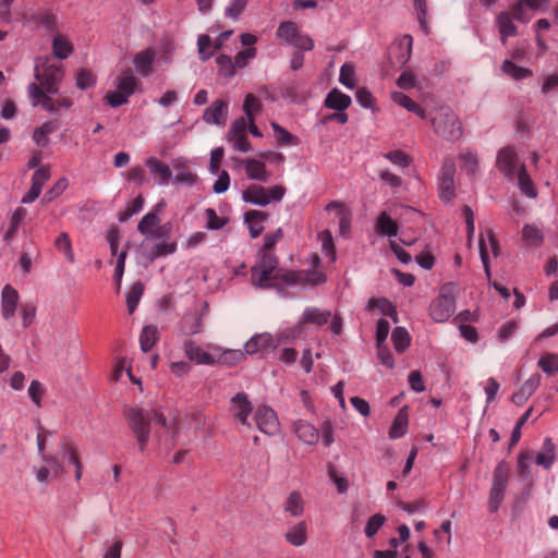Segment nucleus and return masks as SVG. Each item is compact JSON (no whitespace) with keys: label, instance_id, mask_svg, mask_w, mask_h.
<instances>
[{"label":"nucleus","instance_id":"3","mask_svg":"<svg viewBox=\"0 0 558 558\" xmlns=\"http://www.w3.org/2000/svg\"><path fill=\"white\" fill-rule=\"evenodd\" d=\"M434 132L445 141L456 142L463 135L459 117L448 107L440 108L432 118Z\"/></svg>","mask_w":558,"mask_h":558},{"label":"nucleus","instance_id":"33","mask_svg":"<svg viewBox=\"0 0 558 558\" xmlns=\"http://www.w3.org/2000/svg\"><path fill=\"white\" fill-rule=\"evenodd\" d=\"M513 17L509 12H501L497 16V24L501 35L502 43L506 41L507 37L514 36L517 34V27L513 24Z\"/></svg>","mask_w":558,"mask_h":558},{"label":"nucleus","instance_id":"27","mask_svg":"<svg viewBox=\"0 0 558 558\" xmlns=\"http://www.w3.org/2000/svg\"><path fill=\"white\" fill-rule=\"evenodd\" d=\"M510 474V468L505 461H500L493 473V485L492 488L496 490L506 492L508 485V478Z\"/></svg>","mask_w":558,"mask_h":558},{"label":"nucleus","instance_id":"55","mask_svg":"<svg viewBox=\"0 0 558 558\" xmlns=\"http://www.w3.org/2000/svg\"><path fill=\"white\" fill-rule=\"evenodd\" d=\"M262 108V102L253 94H247L243 102V110L247 116V119H253L255 112H258Z\"/></svg>","mask_w":558,"mask_h":558},{"label":"nucleus","instance_id":"1","mask_svg":"<svg viewBox=\"0 0 558 558\" xmlns=\"http://www.w3.org/2000/svg\"><path fill=\"white\" fill-rule=\"evenodd\" d=\"M123 415L128 422V425L132 433L134 434L138 449L141 452L146 450L150 432L155 433L158 441L161 440L159 435V429L165 430L166 433L170 432V427L168 426L166 418L161 413L157 410H146L142 408H125L123 410ZM206 425V417L199 412H194L185 417V423L183 426H175L171 428V440L169 447L172 448L177 445V442H181L182 445H186L190 441V438L186 440H181V434L186 430L194 432L195 434L203 430Z\"/></svg>","mask_w":558,"mask_h":558},{"label":"nucleus","instance_id":"56","mask_svg":"<svg viewBox=\"0 0 558 558\" xmlns=\"http://www.w3.org/2000/svg\"><path fill=\"white\" fill-rule=\"evenodd\" d=\"M199 58L203 61H207L214 53V49L210 50L211 39L208 35H199L197 39Z\"/></svg>","mask_w":558,"mask_h":558},{"label":"nucleus","instance_id":"6","mask_svg":"<svg viewBox=\"0 0 558 558\" xmlns=\"http://www.w3.org/2000/svg\"><path fill=\"white\" fill-rule=\"evenodd\" d=\"M286 193L281 185H275L269 189L262 185L252 184L242 194L243 201L258 206H266L271 201L280 202Z\"/></svg>","mask_w":558,"mask_h":558},{"label":"nucleus","instance_id":"48","mask_svg":"<svg viewBox=\"0 0 558 558\" xmlns=\"http://www.w3.org/2000/svg\"><path fill=\"white\" fill-rule=\"evenodd\" d=\"M328 209L338 208L339 228L342 235H344L350 229L349 214L345 211L342 204L338 202H331L327 206Z\"/></svg>","mask_w":558,"mask_h":558},{"label":"nucleus","instance_id":"2","mask_svg":"<svg viewBox=\"0 0 558 558\" xmlns=\"http://www.w3.org/2000/svg\"><path fill=\"white\" fill-rule=\"evenodd\" d=\"M251 279L253 286L262 289L274 287V281L280 279L288 284H295L303 281L312 284L325 282L326 277L322 272L304 274L302 271L287 270L278 268V258L271 252H260L255 265L251 268Z\"/></svg>","mask_w":558,"mask_h":558},{"label":"nucleus","instance_id":"22","mask_svg":"<svg viewBox=\"0 0 558 558\" xmlns=\"http://www.w3.org/2000/svg\"><path fill=\"white\" fill-rule=\"evenodd\" d=\"M286 541L292 546L300 547L307 541V526L304 521H301L291 527L284 534Z\"/></svg>","mask_w":558,"mask_h":558},{"label":"nucleus","instance_id":"24","mask_svg":"<svg viewBox=\"0 0 558 558\" xmlns=\"http://www.w3.org/2000/svg\"><path fill=\"white\" fill-rule=\"evenodd\" d=\"M350 105V96L343 94L338 88L331 89L325 99V106L337 111H344Z\"/></svg>","mask_w":558,"mask_h":558},{"label":"nucleus","instance_id":"18","mask_svg":"<svg viewBox=\"0 0 558 558\" xmlns=\"http://www.w3.org/2000/svg\"><path fill=\"white\" fill-rule=\"evenodd\" d=\"M293 432L301 441L307 445H314L319 439L317 428L303 420L293 423Z\"/></svg>","mask_w":558,"mask_h":558},{"label":"nucleus","instance_id":"64","mask_svg":"<svg viewBox=\"0 0 558 558\" xmlns=\"http://www.w3.org/2000/svg\"><path fill=\"white\" fill-rule=\"evenodd\" d=\"M130 96L117 88L114 92H109L106 99L111 107H119L128 102Z\"/></svg>","mask_w":558,"mask_h":558},{"label":"nucleus","instance_id":"50","mask_svg":"<svg viewBox=\"0 0 558 558\" xmlns=\"http://www.w3.org/2000/svg\"><path fill=\"white\" fill-rule=\"evenodd\" d=\"M532 458L533 452L529 450L521 451L518 457L517 472L524 480H527L530 477L529 462L532 460Z\"/></svg>","mask_w":558,"mask_h":558},{"label":"nucleus","instance_id":"63","mask_svg":"<svg viewBox=\"0 0 558 558\" xmlns=\"http://www.w3.org/2000/svg\"><path fill=\"white\" fill-rule=\"evenodd\" d=\"M245 352L241 350H228L220 355V362L229 365H234L245 357Z\"/></svg>","mask_w":558,"mask_h":558},{"label":"nucleus","instance_id":"37","mask_svg":"<svg viewBox=\"0 0 558 558\" xmlns=\"http://www.w3.org/2000/svg\"><path fill=\"white\" fill-rule=\"evenodd\" d=\"M159 218L156 213H147L140 221L137 229L142 234H150L154 236H159L160 233L157 230H154L159 223Z\"/></svg>","mask_w":558,"mask_h":558},{"label":"nucleus","instance_id":"36","mask_svg":"<svg viewBox=\"0 0 558 558\" xmlns=\"http://www.w3.org/2000/svg\"><path fill=\"white\" fill-rule=\"evenodd\" d=\"M391 340L398 353L404 352L411 343V337L404 327H396L392 331Z\"/></svg>","mask_w":558,"mask_h":558},{"label":"nucleus","instance_id":"16","mask_svg":"<svg viewBox=\"0 0 558 558\" xmlns=\"http://www.w3.org/2000/svg\"><path fill=\"white\" fill-rule=\"evenodd\" d=\"M155 56V51L150 48L142 50L134 56L133 63L140 75L146 77L153 73Z\"/></svg>","mask_w":558,"mask_h":558},{"label":"nucleus","instance_id":"46","mask_svg":"<svg viewBox=\"0 0 558 558\" xmlns=\"http://www.w3.org/2000/svg\"><path fill=\"white\" fill-rule=\"evenodd\" d=\"M461 168L466 170L470 174H475L478 170V158L476 154L469 149H463L460 153Z\"/></svg>","mask_w":558,"mask_h":558},{"label":"nucleus","instance_id":"39","mask_svg":"<svg viewBox=\"0 0 558 558\" xmlns=\"http://www.w3.org/2000/svg\"><path fill=\"white\" fill-rule=\"evenodd\" d=\"M284 510L292 517H300L304 511V501L299 492H292L284 504Z\"/></svg>","mask_w":558,"mask_h":558},{"label":"nucleus","instance_id":"31","mask_svg":"<svg viewBox=\"0 0 558 558\" xmlns=\"http://www.w3.org/2000/svg\"><path fill=\"white\" fill-rule=\"evenodd\" d=\"M376 230L381 235L396 236L398 225L386 211H383L377 218Z\"/></svg>","mask_w":558,"mask_h":558},{"label":"nucleus","instance_id":"52","mask_svg":"<svg viewBox=\"0 0 558 558\" xmlns=\"http://www.w3.org/2000/svg\"><path fill=\"white\" fill-rule=\"evenodd\" d=\"M60 448L62 450V457L66 459L71 464L75 465L81 462L77 450L71 441L63 439L60 442Z\"/></svg>","mask_w":558,"mask_h":558},{"label":"nucleus","instance_id":"57","mask_svg":"<svg viewBox=\"0 0 558 558\" xmlns=\"http://www.w3.org/2000/svg\"><path fill=\"white\" fill-rule=\"evenodd\" d=\"M384 157L391 161L393 165L401 168H407L411 162L410 157L404 151L399 149L388 151L384 155Z\"/></svg>","mask_w":558,"mask_h":558},{"label":"nucleus","instance_id":"19","mask_svg":"<svg viewBox=\"0 0 558 558\" xmlns=\"http://www.w3.org/2000/svg\"><path fill=\"white\" fill-rule=\"evenodd\" d=\"M276 347L272 336L270 333H259L252 337L245 343V353L247 354H256L259 352H264L267 350H271Z\"/></svg>","mask_w":558,"mask_h":558},{"label":"nucleus","instance_id":"53","mask_svg":"<svg viewBox=\"0 0 558 558\" xmlns=\"http://www.w3.org/2000/svg\"><path fill=\"white\" fill-rule=\"evenodd\" d=\"M216 62L219 66V73L223 76L231 77L234 75V61H232L231 57L226 54H220L217 57Z\"/></svg>","mask_w":558,"mask_h":558},{"label":"nucleus","instance_id":"5","mask_svg":"<svg viewBox=\"0 0 558 558\" xmlns=\"http://www.w3.org/2000/svg\"><path fill=\"white\" fill-rule=\"evenodd\" d=\"M62 68L56 63H37L35 66V78L39 83L41 90L47 94H56L58 92V84L62 78Z\"/></svg>","mask_w":558,"mask_h":558},{"label":"nucleus","instance_id":"29","mask_svg":"<svg viewBox=\"0 0 558 558\" xmlns=\"http://www.w3.org/2000/svg\"><path fill=\"white\" fill-rule=\"evenodd\" d=\"M515 178L518 179V185L523 194L529 197H536L537 192L526 171L525 165H520Z\"/></svg>","mask_w":558,"mask_h":558},{"label":"nucleus","instance_id":"40","mask_svg":"<svg viewBox=\"0 0 558 558\" xmlns=\"http://www.w3.org/2000/svg\"><path fill=\"white\" fill-rule=\"evenodd\" d=\"M537 366L547 375L553 376L558 373V354L557 353H544L538 362Z\"/></svg>","mask_w":558,"mask_h":558},{"label":"nucleus","instance_id":"43","mask_svg":"<svg viewBox=\"0 0 558 558\" xmlns=\"http://www.w3.org/2000/svg\"><path fill=\"white\" fill-rule=\"evenodd\" d=\"M501 70L505 74H507L508 76H510L514 80H522V78H525V77H529L532 75L531 70H529L526 68L519 66L510 60L504 61V63L501 65Z\"/></svg>","mask_w":558,"mask_h":558},{"label":"nucleus","instance_id":"15","mask_svg":"<svg viewBox=\"0 0 558 558\" xmlns=\"http://www.w3.org/2000/svg\"><path fill=\"white\" fill-rule=\"evenodd\" d=\"M228 116V104L218 99L215 100L203 113V119L208 124H223Z\"/></svg>","mask_w":558,"mask_h":558},{"label":"nucleus","instance_id":"17","mask_svg":"<svg viewBox=\"0 0 558 558\" xmlns=\"http://www.w3.org/2000/svg\"><path fill=\"white\" fill-rule=\"evenodd\" d=\"M185 355L196 364L214 365L215 359L211 354L205 352L201 347L192 340H185L183 343Z\"/></svg>","mask_w":558,"mask_h":558},{"label":"nucleus","instance_id":"51","mask_svg":"<svg viewBox=\"0 0 558 558\" xmlns=\"http://www.w3.org/2000/svg\"><path fill=\"white\" fill-rule=\"evenodd\" d=\"M385 521V515L380 513L372 515L366 523L365 535L369 538L374 537L378 530L384 525Z\"/></svg>","mask_w":558,"mask_h":558},{"label":"nucleus","instance_id":"25","mask_svg":"<svg viewBox=\"0 0 558 558\" xmlns=\"http://www.w3.org/2000/svg\"><path fill=\"white\" fill-rule=\"evenodd\" d=\"M555 444L553 442L551 438H546L543 442V447L541 452L536 454L535 462L536 464L545 468L550 469L556 460V453H555Z\"/></svg>","mask_w":558,"mask_h":558},{"label":"nucleus","instance_id":"28","mask_svg":"<svg viewBox=\"0 0 558 558\" xmlns=\"http://www.w3.org/2000/svg\"><path fill=\"white\" fill-rule=\"evenodd\" d=\"M138 85L137 78L134 76L131 69L124 70L121 75L117 80V88L126 94L128 96H132L136 90Z\"/></svg>","mask_w":558,"mask_h":558},{"label":"nucleus","instance_id":"11","mask_svg":"<svg viewBox=\"0 0 558 558\" xmlns=\"http://www.w3.org/2000/svg\"><path fill=\"white\" fill-rule=\"evenodd\" d=\"M496 166L508 179L513 180L519 170L518 155L513 147H505L498 151Z\"/></svg>","mask_w":558,"mask_h":558},{"label":"nucleus","instance_id":"30","mask_svg":"<svg viewBox=\"0 0 558 558\" xmlns=\"http://www.w3.org/2000/svg\"><path fill=\"white\" fill-rule=\"evenodd\" d=\"M146 165L153 175L159 178L161 183H168L171 177V170L168 165L161 162L155 157H149Z\"/></svg>","mask_w":558,"mask_h":558},{"label":"nucleus","instance_id":"42","mask_svg":"<svg viewBox=\"0 0 558 558\" xmlns=\"http://www.w3.org/2000/svg\"><path fill=\"white\" fill-rule=\"evenodd\" d=\"M368 307L369 308H374V307H377L379 308L384 315L392 318V320L395 323L398 322V314H397V310L395 307V305L388 301L387 299H371L368 301Z\"/></svg>","mask_w":558,"mask_h":558},{"label":"nucleus","instance_id":"32","mask_svg":"<svg viewBox=\"0 0 558 558\" xmlns=\"http://www.w3.org/2000/svg\"><path fill=\"white\" fill-rule=\"evenodd\" d=\"M202 327V317L197 313L185 315L180 323V329L186 336L201 332Z\"/></svg>","mask_w":558,"mask_h":558},{"label":"nucleus","instance_id":"23","mask_svg":"<svg viewBox=\"0 0 558 558\" xmlns=\"http://www.w3.org/2000/svg\"><path fill=\"white\" fill-rule=\"evenodd\" d=\"M268 215L265 211L251 209L245 213L244 219L248 223V229L252 238H257L263 232L264 227L260 225L267 219Z\"/></svg>","mask_w":558,"mask_h":558},{"label":"nucleus","instance_id":"13","mask_svg":"<svg viewBox=\"0 0 558 558\" xmlns=\"http://www.w3.org/2000/svg\"><path fill=\"white\" fill-rule=\"evenodd\" d=\"M50 178L49 167H41L36 170L32 178V186L29 191L23 196L22 203L29 204L34 202L41 193L43 186Z\"/></svg>","mask_w":558,"mask_h":558},{"label":"nucleus","instance_id":"49","mask_svg":"<svg viewBox=\"0 0 558 558\" xmlns=\"http://www.w3.org/2000/svg\"><path fill=\"white\" fill-rule=\"evenodd\" d=\"M271 128L277 133V142L279 145L288 146L298 144V138L278 123L271 122Z\"/></svg>","mask_w":558,"mask_h":558},{"label":"nucleus","instance_id":"34","mask_svg":"<svg viewBox=\"0 0 558 558\" xmlns=\"http://www.w3.org/2000/svg\"><path fill=\"white\" fill-rule=\"evenodd\" d=\"M29 20L48 32H54L57 29V17L49 10L33 13Z\"/></svg>","mask_w":558,"mask_h":558},{"label":"nucleus","instance_id":"20","mask_svg":"<svg viewBox=\"0 0 558 558\" xmlns=\"http://www.w3.org/2000/svg\"><path fill=\"white\" fill-rule=\"evenodd\" d=\"M17 302H19L17 291L10 284H7L3 288L2 295H1L2 316L4 319H10L14 316Z\"/></svg>","mask_w":558,"mask_h":558},{"label":"nucleus","instance_id":"10","mask_svg":"<svg viewBox=\"0 0 558 558\" xmlns=\"http://www.w3.org/2000/svg\"><path fill=\"white\" fill-rule=\"evenodd\" d=\"M254 421L257 428L266 435H275L279 430V421L276 412L267 405H260L256 409Z\"/></svg>","mask_w":558,"mask_h":558},{"label":"nucleus","instance_id":"21","mask_svg":"<svg viewBox=\"0 0 558 558\" xmlns=\"http://www.w3.org/2000/svg\"><path fill=\"white\" fill-rule=\"evenodd\" d=\"M244 169L247 177L252 180L267 182L270 177L265 163L253 158L244 161Z\"/></svg>","mask_w":558,"mask_h":558},{"label":"nucleus","instance_id":"38","mask_svg":"<svg viewBox=\"0 0 558 558\" xmlns=\"http://www.w3.org/2000/svg\"><path fill=\"white\" fill-rule=\"evenodd\" d=\"M158 339V329L156 326H145L140 336V344L143 352H148L155 345Z\"/></svg>","mask_w":558,"mask_h":558},{"label":"nucleus","instance_id":"47","mask_svg":"<svg viewBox=\"0 0 558 558\" xmlns=\"http://www.w3.org/2000/svg\"><path fill=\"white\" fill-rule=\"evenodd\" d=\"M298 33L299 31L296 25L291 21L282 22L277 29V36L281 39H284L290 45L298 35Z\"/></svg>","mask_w":558,"mask_h":558},{"label":"nucleus","instance_id":"14","mask_svg":"<svg viewBox=\"0 0 558 558\" xmlns=\"http://www.w3.org/2000/svg\"><path fill=\"white\" fill-rule=\"evenodd\" d=\"M542 377L539 374H533L527 380L523 383L521 388L514 392L511 400L514 404L522 407L527 399L537 390L541 385Z\"/></svg>","mask_w":558,"mask_h":558},{"label":"nucleus","instance_id":"60","mask_svg":"<svg viewBox=\"0 0 558 558\" xmlns=\"http://www.w3.org/2000/svg\"><path fill=\"white\" fill-rule=\"evenodd\" d=\"M247 0H232L230 5L225 10L226 16L236 20L240 14L245 10Z\"/></svg>","mask_w":558,"mask_h":558},{"label":"nucleus","instance_id":"4","mask_svg":"<svg viewBox=\"0 0 558 558\" xmlns=\"http://www.w3.org/2000/svg\"><path fill=\"white\" fill-rule=\"evenodd\" d=\"M454 290L453 283H446L441 288L440 295L430 304L429 314L435 322H446L454 313Z\"/></svg>","mask_w":558,"mask_h":558},{"label":"nucleus","instance_id":"8","mask_svg":"<svg viewBox=\"0 0 558 558\" xmlns=\"http://www.w3.org/2000/svg\"><path fill=\"white\" fill-rule=\"evenodd\" d=\"M456 163L452 158H447L441 167L439 177V196L446 203L452 202L454 193Z\"/></svg>","mask_w":558,"mask_h":558},{"label":"nucleus","instance_id":"45","mask_svg":"<svg viewBox=\"0 0 558 558\" xmlns=\"http://www.w3.org/2000/svg\"><path fill=\"white\" fill-rule=\"evenodd\" d=\"M144 293V284L140 281L135 282L126 293V306L129 314H133L140 300Z\"/></svg>","mask_w":558,"mask_h":558},{"label":"nucleus","instance_id":"9","mask_svg":"<svg viewBox=\"0 0 558 558\" xmlns=\"http://www.w3.org/2000/svg\"><path fill=\"white\" fill-rule=\"evenodd\" d=\"M252 411V402L245 392H238L231 398L229 405L230 415L241 425L247 426L250 428L252 427L251 423L248 422V416Z\"/></svg>","mask_w":558,"mask_h":558},{"label":"nucleus","instance_id":"12","mask_svg":"<svg viewBox=\"0 0 558 558\" xmlns=\"http://www.w3.org/2000/svg\"><path fill=\"white\" fill-rule=\"evenodd\" d=\"M331 316V312L327 310H320L317 307H307L299 322V325L295 327V329L291 330V335H288L287 337L294 338L295 335L302 332V326L305 324H313L316 326H323L328 323L329 318Z\"/></svg>","mask_w":558,"mask_h":558},{"label":"nucleus","instance_id":"41","mask_svg":"<svg viewBox=\"0 0 558 558\" xmlns=\"http://www.w3.org/2000/svg\"><path fill=\"white\" fill-rule=\"evenodd\" d=\"M523 240L527 245L539 246L543 243L544 235L535 225H525L522 230Z\"/></svg>","mask_w":558,"mask_h":558},{"label":"nucleus","instance_id":"44","mask_svg":"<svg viewBox=\"0 0 558 558\" xmlns=\"http://www.w3.org/2000/svg\"><path fill=\"white\" fill-rule=\"evenodd\" d=\"M54 246L59 252L63 253V255L70 263L74 262V252L72 248V242L69 233L61 232L59 236L54 240Z\"/></svg>","mask_w":558,"mask_h":558},{"label":"nucleus","instance_id":"26","mask_svg":"<svg viewBox=\"0 0 558 558\" xmlns=\"http://www.w3.org/2000/svg\"><path fill=\"white\" fill-rule=\"evenodd\" d=\"M409 415L405 408L398 411L392 425L389 429V437L391 439H398L405 435L408 430Z\"/></svg>","mask_w":558,"mask_h":558},{"label":"nucleus","instance_id":"59","mask_svg":"<svg viewBox=\"0 0 558 558\" xmlns=\"http://www.w3.org/2000/svg\"><path fill=\"white\" fill-rule=\"evenodd\" d=\"M319 238L322 240L323 252L325 253L326 256L330 257L331 260H335L336 250H335L331 233L329 231L325 230L319 234Z\"/></svg>","mask_w":558,"mask_h":558},{"label":"nucleus","instance_id":"58","mask_svg":"<svg viewBox=\"0 0 558 558\" xmlns=\"http://www.w3.org/2000/svg\"><path fill=\"white\" fill-rule=\"evenodd\" d=\"M339 81L348 88L354 87V66L351 63L342 64L340 69Z\"/></svg>","mask_w":558,"mask_h":558},{"label":"nucleus","instance_id":"61","mask_svg":"<svg viewBox=\"0 0 558 558\" xmlns=\"http://www.w3.org/2000/svg\"><path fill=\"white\" fill-rule=\"evenodd\" d=\"M205 216L207 219V228L210 230H219L227 223V220L218 217L213 208H207L205 210Z\"/></svg>","mask_w":558,"mask_h":558},{"label":"nucleus","instance_id":"62","mask_svg":"<svg viewBox=\"0 0 558 558\" xmlns=\"http://www.w3.org/2000/svg\"><path fill=\"white\" fill-rule=\"evenodd\" d=\"M95 84V76L89 70H81L76 75V86L86 89Z\"/></svg>","mask_w":558,"mask_h":558},{"label":"nucleus","instance_id":"7","mask_svg":"<svg viewBox=\"0 0 558 558\" xmlns=\"http://www.w3.org/2000/svg\"><path fill=\"white\" fill-rule=\"evenodd\" d=\"M28 95L33 100V105H41L44 109L50 112H57L59 109H69L72 106V100L68 97H60L53 99L46 95L36 83L28 85Z\"/></svg>","mask_w":558,"mask_h":558},{"label":"nucleus","instance_id":"54","mask_svg":"<svg viewBox=\"0 0 558 558\" xmlns=\"http://www.w3.org/2000/svg\"><path fill=\"white\" fill-rule=\"evenodd\" d=\"M68 187V180L65 178H62L58 180L54 185L45 193L41 202L49 203L57 198L59 195H61L65 189Z\"/></svg>","mask_w":558,"mask_h":558},{"label":"nucleus","instance_id":"35","mask_svg":"<svg viewBox=\"0 0 558 558\" xmlns=\"http://www.w3.org/2000/svg\"><path fill=\"white\" fill-rule=\"evenodd\" d=\"M52 50L56 58L66 59L73 51V45L63 35H56L52 40Z\"/></svg>","mask_w":558,"mask_h":558}]
</instances>
